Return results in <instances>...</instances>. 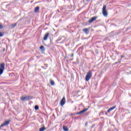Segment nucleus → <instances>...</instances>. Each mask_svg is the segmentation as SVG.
I'll return each instance as SVG.
<instances>
[{"label": "nucleus", "mask_w": 131, "mask_h": 131, "mask_svg": "<svg viewBox=\"0 0 131 131\" xmlns=\"http://www.w3.org/2000/svg\"><path fill=\"white\" fill-rule=\"evenodd\" d=\"M82 31H83L84 32H85V33L86 34H89V33H90V30H89V29H84L82 30Z\"/></svg>", "instance_id": "nucleus-9"}, {"label": "nucleus", "mask_w": 131, "mask_h": 131, "mask_svg": "<svg viewBox=\"0 0 131 131\" xmlns=\"http://www.w3.org/2000/svg\"><path fill=\"white\" fill-rule=\"evenodd\" d=\"M121 61L119 60V59L118 60V63H120Z\"/></svg>", "instance_id": "nucleus-31"}, {"label": "nucleus", "mask_w": 131, "mask_h": 131, "mask_svg": "<svg viewBox=\"0 0 131 131\" xmlns=\"http://www.w3.org/2000/svg\"><path fill=\"white\" fill-rule=\"evenodd\" d=\"M47 129V128H45V126L42 127L41 128H39V131H45Z\"/></svg>", "instance_id": "nucleus-14"}, {"label": "nucleus", "mask_w": 131, "mask_h": 131, "mask_svg": "<svg viewBox=\"0 0 131 131\" xmlns=\"http://www.w3.org/2000/svg\"><path fill=\"white\" fill-rule=\"evenodd\" d=\"M44 69H46V68H44Z\"/></svg>", "instance_id": "nucleus-35"}, {"label": "nucleus", "mask_w": 131, "mask_h": 131, "mask_svg": "<svg viewBox=\"0 0 131 131\" xmlns=\"http://www.w3.org/2000/svg\"><path fill=\"white\" fill-rule=\"evenodd\" d=\"M32 99H33L32 96H21L20 97V100L21 101H29V100H31Z\"/></svg>", "instance_id": "nucleus-1"}, {"label": "nucleus", "mask_w": 131, "mask_h": 131, "mask_svg": "<svg viewBox=\"0 0 131 131\" xmlns=\"http://www.w3.org/2000/svg\"><path fill=\"white\" fill-rule=\"evenodd\" d=\"M86 2H89V1H91V0H86Z\"/></svg>", "instance_id": "nucleus-32"}, {"label": "nucleus", "mask_w": 131, "mask_h": 131, "mask_svg": "<svg viewBox=\"0 0 131 131\" xmlns=\"http://www.w3.org/2000/svg\"><path fill=\"white\" fill-rule=\"evenodd\" d=\"M107 113H105V115H107Z\"/></svg>", "instance_id": "nucleus-33"}, {"label": "nucleus", "mask_w": 131, "mask_h": 131, "mask_svg": "<svg viewBox=\"0 0 131 131\" xmlns=\"http://www.w3.org/2000/svg\"><path fill=\"white\" fill-rule=\"evenodd\" d=\"M107 7V6L103 5L102 8V14L104 17H107L108 16V12H107V10H106V8Z\"/></svg>", "instance_id": "nucleus-3"}, {"label": "nucleus", "mask_w": 131, "mask_h": 131, "mask_svg": "<svg viewBox=\"0 0 131 131\" xmlns=\"http://www.w3.org/2000/svg\"><path fill=\"white\" fill-rule=\"evenodd\" d=\"M93 75V73L92 71H90L88 72L86 77H85V80L86 81H89L91 78H92V76Z\"/></svg>", "instance_id": "nucleus-2"}, {"label": "nucleus", "mask_w": 131, "mask_h": 131, "mask_svg": "<svg viewBox=\"0 0 131 131\" xmlns=\"http://www.w3.org/2000/svg\"><path fill=\"white\" fill-rule=\"evenodd\" d=\"M41 68H43V69L45 68L43 67H41Z\"/></svg>", "instance_id": "nucleus-34"}, {"label": "nucleus", "mask_w": 131, "mask_h": 131, "mask_svg": "<svg viewBox=\"0 0 131 131\" xmlns=\"http://www.w3.org/2000/svg\"><path fill=\"white\" fill-rule=\"evenodd\" d=\"M38 11H39V7L37 6L35 8L34 12L35 13H38Z\"/></svg>", "instance_id": "nucleus-12"}, {"label": "nucleus", "mask_w": 131, "mask_h": 131, "mask_svg": "<svg viewBox=\"0 0 131 131\" xmlns=\"http://www.w3.org/2000/svg\"><path fill=\"white\" fill-rule=\"evenodd\" d=\"M34 109L35 110H38V109H39V107L38 106V105H35L34 107Z\"/></svg>", "instance_id": "nucleus-18"}, {"label": "nucleus", "mask_w": 131, "mask_h": 131, "mask_svg": "<svg viewBox=\"0 0 131 131\" xmlns=\"http://www.w3.org/2000/svg\"><path fill=\"white\" fill-rule=\"evenodd\" d=\"M85 126H88V122H86L85 124Z\"/></svg>", "instance_id": "nucleus-24"}, {"label": "nucleus", "mask_w": 131, "mask_h": 131, "mask_svg": "<svg viewBox=\"0 0 131 131\" xmlns=\"http://www.w3.org/2000/svg\"><path fill=\"white\" fill-rule=\"evenodd\" d=\"M74 54L73 53L71 54V57H74Z\"/></svg>", "instance_id": "nucleus-23"}, {"label": "nucleus", "mask_w": 131, "mask_h": 131, "mask_svg": "<svg viewBox=\"0 0 131 131\" xmlns=\"http://www.w3.org/2000/svg\"><path fill=\"white\" fill-rule=\"evenodd\" d=\"M64 131H68V127L65 125H63V127H62Z\"/></svg>", "instance_id": "nucleus-13"}, {"label": "nucleus", "mask_w": 131, "mask_h": 131, "mask_svg": "<svg viewBox=\"0 0 131 131\" xmlns=\"http://www.w3.org/2000/svg\"><path fill=\"white\" fill-rule=\"evenodd\" d=\"M3 52H5V51H6V49L5 48L3 49Z\"/></svg>", "instance_id": "nucleus-29"}, {"label": "nucleus", "mask_w": 131, "mask_h": 131, "mask_svg": "<svg viewBox=\"0 0 131 131\" xmlns=\"http://www.w3.org/2000/svg\"><path fill=\"white\" fill-rule=\"evenodd\" d=\"M50 84L51 85H54V84H55V82L53 80H50Z\"/></svg>", "instance_id": "nucleus-19"}, {"label": "nucleus", "mask_w": 131, "mask_h": 131, "mask_svg": "<svg viewBox=\"0 0 131 131\" xmlns=\"http://www.w3.org/2000/svg\"><path fill=\"white\" fill-rule=\"evenodd\" d=\"M65 103H66V99H65V97H63L60 101V105L64 106Z\"/></svg>", "instance_id": "nucleus-6"}, {"label": "nucleus", "mask_w": 131, "mask_h": 131, "mask_svg": "<svg viewBox=\"0 0 131 131\" xmlns=\"http://www.w3.org/2000/svg\"><path fill=\"white\" fill-rule=\"evenodd\" d=\"M45 66H46V68H48V64H45Z\"/></svg>", "instance_id": "nucleus-28"}, {"label": "nucleus", "mask_w": 131, "mask_h": 131, "mask_svg": "<svg viewBox=\"0 0 131 131\" xmlns=\"http://www.w3.org/2000/svg\"><path fill=\"white\" fill-rule=\"evenodd\" d=\"M80 114H81L80 113V112H79L77 113V115H80Z\"/></svg>", "instance_id": "nucleus-22"}, {"label": "nucleus", "mask_w": 131, "mask_h": 131, "mask_svg": "<svg viewBox=\"0 0 131 131\" xmlns=\"http://www.w3.org/2000/svg\"><path fill=\"white\" fill-rule=\"evenodd\" d=\"M115 108H116V105H115L112 107H111L110 108H109V110L111 111H112V110H114V109H115Z\"/></svg>", "instance_id": "nucleus-15"}, {"label": "nucleus", "mask_w": 131, "mask_h": 131, "mask_svg": "<svg viewBox=\"0 0 131 131\" xmlns=\"http://www.w3.org/2000/svg\"><path fill=\"white\" fill-rule=\"evenodd\" d=\"M88 108H84L82 111H81L80 112V113L81 114H82L84 113V112H86V111H88Z\"/></svg>", "instance_id": "nucleus-10"}, {"label": "nucleus", "mask_w": 131, "mask_h": 131, "mask_svg": "<svg viewBox=\"0 0 131 131\" xmlns=\"http://www.w3.org/2000/svg\"><path fill=\"white\" fill-rule=\"evenodd\" d=\"M98 18V16H94L93 17H92L89 21L88 22L89 23H93V22H94V21H96V20H97V19Z\"/></svg>", "instance_id": "nucleus-5"}, {"label": "nucleus", "mask_w": 131, "mask_h": 131, "mask_svg": "<svg viewBox=\"0 0 131 131\" xmlns=\"http://www.w3.org/2000/svg\"><path fill=\"white\" fill-rule=\"evenodd\" d=\"M49 35H50V34L48 32L46 33L43 38V40H47Z\"/></svg>", "instance_id": "nucleus-8"}, {"label": "nucleus", "mask_w": 131, "mask_h": 131, "mask_svg": "<svg viewBox=\"0 0 131 131\" xmlns=\"http://www.w3.org/2000/svg\"><path fill=\"white\" fill-rule=\"evenodd\" d=\"M40 50H41V51H45V47H43V46H41L40 47Z\"/></svg>", "instance_id": "nucleus-17"}, {"label": "nucleus", "mask_w": 131, "mask_h": 131, "mask_svg": "<svg viewBox=\"0 0 131 131\" xmlns=\"http://www.w3.org/2000/svg\"><path fill=\"white\" fill-rule=\"evenodd\" d=\"M111 111H110V110L108 109V110H107V113H109V112H110Z\"/></svg>", "instance_id": "nucleus-25"}, {"label": "nucleus", "mask_w": 131, "mask_h": 131, "mask_svg": "<svg viewBox=\"0 0 131 131\" xmlns=\"http://www.w3.org/2000/svg\"><path fill=\"white\" fill-rule=\"evenodd\" d=\"M121 58H124V56L121 55Z\"/></svg>", "instance_id": "nucleus-26"}, {"label": "nucleus", "mask_w": 131, "mask_h": 131, "mask_svg": "<svg viewBox=\"0 0 131 131\" xmlns=\"http://www.w3.org/2000/svg\"><path fill=\"white\" fill-rule=\"evenodd\" d=\"M3 25H0V29H3Z\"/></svg>", "instance_id": "nucleus-21"}, {"label": "nucleus", "mask_w": 131, "mask_h": 131, "mask_svg": "<svg viewBox=\"0 0 131 131\" xmlns=\"http://www.w3.org/2000/svg\"><path fill=\"white\" fill-rule=\"evenodd\" d=\"M116 64H117V62H115V63H114V65H116Z\"/></svg>", "instance_id": "nucleus-30"}, {"label": "nucleus", "mask_w": 131, "mask_h": 131, "mask_svg": "<svg viewBox=\"0 0 131 131\" xmlns=\"http://www.w3.org/2000/svg\"><path fill=\"white\" fill-rule=\"evenodd\" d=\"M92 128L95 127V125H92Z\"/></svg>", "instance_id": "nucleus-27"}, {"label": "nucleus", "mask_w": 131, "mask_h": 131, "mask_svg": "<svg viewBox=\"0 0 131 131\" xmlns=\"http://www.w3.org/2000/svg\"><path fill=\"white\" fill-rule=\"evenodd\" d=\"M5 70V63H2L0 64V76L1 74L4 73V71Z\"/></svg>", "instance_id": "nucleus-4"}, {"label": "nucleus", "mask_w": 131, "mask_h": 131, "mask_svg": "<svg viewBox=\"0 0 131 131\" xmlns=\"http://www.w3.org/2000/svg\"><path fill=\"white\" fill-rule=\"evenodd\" d=\"M16 26H17V24L15 23V24L12 25L11 28H15V27H16Z\"/></svg>", "instance_id": "nucleus-16"}, {"label": "nucleus", "mask_w": 131, "mask_h": 131, "mask_svg": "<svg viewBox=\"0 0 131 131\" xmlns=\"http://www.w3.org/2000/svg\"><path fill=\"white\" fill-rule=\"evenodd\" d=\"M2 36H4V33L0 32V37H2Z\"/></svg>", "instance_id": "nucleus-20"}, {"label": "nucleus", "mask_w": 131, "mask_h": 131, "mask_svg": "<svg viewBox=\"0 0 131 131\" xmlns=\"http://www.w3.org/2000/svg\"><path fill=\"white\" fill-rule=\"evenodd\" d=\"M8 124H10V120L6 121L3 124H1L0 126V129L1 127H3L5 125H8Z\"/></svg>", "instance_id": "nucleus-7"}, {"label": "nucleus", "mask_w": 131, "mask_h": 131, "mask_svg": "<svg viewBox=\"0 0 131 131\" xmlns=\"http://www.w3.org/2000/svg\"><path fill=\"white\" fill-rule=\"evenodd\" d=\"M88 108H84L82 111H81L80 112V113L81 114H82L84 113V112H86V111H88Z\"/></svg>", "instance_id": "nucleus-11"}]
</instances>
